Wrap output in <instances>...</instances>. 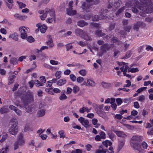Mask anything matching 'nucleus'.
<instances>
[{
    "mask_svg": "<svg viewBox=\"0 0 153 153\" xmlns=\"http://www.w3.org/2000/svg\"><path fill=\"white\" fill-rule=\"evenodd\" d=\"M140 0L141 3L137 1H132L131 3L133 4L132 10L133 13H139V14L142 17H145L146 14L153 12V6L148 5L146 4V0H145L144 2L142 0Z\"/></svg>",
    "mask_w": 153,
    "mask_h": 153,
    "instance_id": "nucleus-1",
    "label": "nucleus"
},
{
    "mask_svg": "<svg viewBox=\"0 0 153 153\" xmlns=\"http://www.w3.org/2000/svg\"><path fill=\"white\" fill-rule=\"evenodd\" d=\"M143 139L142 137L135 135L133 136L131 140V145L134 149L138 150L139 153L142 152V150L140 149L139 143Z\"/></svg>",
    "mask_w": 153,
    "mask_h": 153,
    "instance_id": "nucleus-2",
    "label": "nucleus"
},
{
    "mask_svg": "<svg viewBox=\"0 0 153 153\" xmlns=\"http://www.w3.org/2000/svg\"><path fill=\"white\" fill-rule=\"evenodd\" d=\"M25 140L24 138L23 134L20 133L17 136L16 141L13 144L14 149L16 150L19 148V146H22L25 145Z\"/></svg>",
    "mask_w": 153,
    "mask_h": 153,
    "instance_id": "nucleus-3",
    "label": "nucleus"
},
{
    "mask_svg": "<svg viewBox=\"0 0 153 153\" xmlns=\"http://www.w3.org/2000/svg\"><path fill=\"white\" fill-rule=\"evenodd\" d=\"M9 123L11 126L9 129V133L12 135H16L18 131L16 120L15 118H12L10 120Z\"/></svg>",
    "mask_w": 153,
    "mask_h": 153,
    "instance_id": "nucleus-4",
    "label": "nucleus"
},
{
    "mask_svg": "<svg viewBox=\"0 0 153 153\" xmlns=\"http://www.w3.org/2000/svg\"><path fill=\"white\" fill-rule=\"evenodd\" d=\"M108 12L106 9L105 10L102 9L100 12L99 16L97 15H94L92 17V20L93 21H97L100 19H106L108 17L105 15L106 13Z\"/></svg>",
    "mask_w": 153,
    "mask_h": 153,
    "instance_id": "nucleus-5",
    "label": "nucleus"
},
{
    "mask_svg": "<svg viewBox=\"0 0 153 153\" xmlns=\"http://www.w3.org/2000/svg\"><path fill=\"white\" fill-rule=\"evenodd\" d=\"M121 4V2L120 0H110L108 1L107 7L108 8L112 7L115 10V8L119 7Z\"/></svg>",
    "mask_w": 153,
    "mask_h": 153,
    "instance_id": "nucleus-6",
    "label": "nucleus"
},
{
    "mask_svg": "<svg viewBox=\"0 0 153 153\" xmlns=\"http://www.w3.org/2000/svg\"><path fill=\"white\" fill-rule=\"evenodd\" d=\"M46 113V109L43 106H39L37 111L36 116L37 118L42 117L45 116Z\"/></svg>",
    "mask_w": 153,
    "mask_h": 153,
    "instance_id": "nucleus-7",
    "label": "nucleus"
},
{
    "mask_svg": "<svg viewBox=\"0 0 153 153\" xmlns=\"http://www.w3.org/2000/svg\"><path fill=\"white\" fill-rule=\"evenodd\" d=\"M111 48V46L107 44H105L100 47V51L98 54L99 56H102L103 53H105L108 51Z\"/></svg>",
    "mask_w": 153,
    "mask_h": 153,
    "instance_id": "nucleus-8",
    "label": "nucleus"
},
{
    "mask_svg": "<svg viewBox=\"0 0 153 153\" xmlns=\"http://www.w3.org/2000/svg\"><path fill=\"white\" fill-rule=\"evenodd\" d=\"M93 1L94 0H86L87 2H84L82 4V8L83 11H86V12L89 11L88 9L92 5L91 3H92Z\"/></svg>",
    "mask_w": 153,
    "mask_h": 153,
    "instance_id": "nucleus-9",
    "label": "nucleus"
},
{
    "mask_svg": "<svg viewBox=\"0 0 153 153\" xmlns=\"http://www.w3.org/2000/svg\"><path fill=\"white\" fill-rule=\"evenodd\" d=\"M19 30L21 33V37L22 39H25L27 36V33L29 32V28L26 27H22L19 28Z\"/></svg>",
    "mask_w": 153,
    "mask_h": 153,
    "instance_id": "nucleus-10",
    "label": "nucleus"
},
{
    "mask_svg": "<svg viewBox=\"0 0 153 153\" xmlns=\"http://www.w3.org/2000/svg\"><path fill=\"white\" fill-rule=\"evenodd\" d=\"M36 26L42 33H45L47 29V27L46 25L45 24L42 25L41 23H39L36 24Z\"/></svg>",
    "mask_w": 153,
    "mask_h": 153,
    "instance_id": "nucleus-11",
    "label": "nucleus"
},
{
    "mask_svg": "<svg viewBox=\"0 0 153 153\" xmlns=\"http://www.w3.org/2000/svg\"><path fill=\"white\" fill-rule=\"evenodd\" d=\"M26 97V102H30L33 101V94L32 92L28 91L27 92Z\"/></svg>",
    "mask_w": 153,
    "mask_h": 153,
    "instance_id": "nucleus-12",
    "label": "nucleus"
},
{
    "mask_svg": "<svg viewBox=\"0 0 153 153\" xmlns=\"http://www.w3.org/2000/svg\"><path fill=\"white\" fill-rule=\"evenodd\" d=\"M78 121L85 128L89 126V122L88 120L85 119L82 117H80L78 119Z\"/></svg>",
    "mask_w": 153,
    "mask_h": 153,
    "instance_id": "nucleus-13",
    "label": "nucleus"
},
{
    "mask_svg": "<svg viewBox=\"0 0 153 153\" xmlns=\"http://www.w3.org/2000/svg\"><path fill=\"white\" fill-rule=\"evenodd\" d=\"M48 11V10H39L38 13L39 14H43L42 15L40 16V18L41 20H45V18H46L47 16V15Z\"/></svg>",
    "mask_w": 153,
    "mask_h": 153,
    "instance_id": "nucleus-14",
    "label": "nucleus"
},
{
    "mask_svg": "<svg viewBox=\"0 0 153 153\" xmlns=\"http://www.w3.org/2000/svg\"><path fill=\"white\" fill-rule=\"evenodd\" d=\"M119 64L120 65H123V66L120 68V69L121 71L123 72V74L126 73L127 70H128L129 68L127 64L124 62H120Z\"/></svg>",
    "mask_w": 153,
    "mask_h": 153,
    "instance_id": "nucleus-15",
    "label": "nucleus"
},
{
    "mask_svg": "<svg viewBox=\"0 0 153 153\" xmlns=\"http://www.w3.org/2000/svg\"><path fill=\"white\" fill-rule=\"evenodd\" d=\"M84 84L87 86L94 87L95 85L94 82L91 79H86V81H85Z\"/></svg>",
    "mask_w": 153,
    "mask_h": 153,
    "instance_id": "nucleus-16",
    "label": "nucleus"
},
{
    "mask_svg": "<svg viewBox=\"0 0 153 153\" xmlns=\"http://www.w3.org/2000/svg\"><path fill=\"white\" fill-rule=\"evenodd\" d=\"M115 101V99L114 98H107L105 99L104 103L105 104L110 103L111 105H117L116 104L114 105V103Z\"/></svg>",
    "mask_w": 153,
    "mask_h": 153,
    "instance_id": "nucleus-17",
    "label": "nucleus"
},
{
    "mask_svg": "<svg viewBox=\"0 0 153 153\" xmlns=\"http://www.w3.org/2000/svg\"><path fill=\"white\" fill-rule=\"evenodd\" d=\"M75 32L76 34L82 38L85 31L80 29L77 28L75 29Z\"/></svg>",
    "mask_w": 153,
    "mask_h": 153,
    "instance_id": "nucleus-18",
    "label": "nucleus"
},
{
    "mask_svg": "<svg viewBox=\"0 0 153 153\" xmlns=\"http://www.w3.org/2000/svg\"><path fill=\"white\" fill-rule=\"evenodd\" d=\"M65 90H63L61 91L60 95L59 97V99L60 100H63L67 99V97L65 95Z\"/></svg>",
    "mask_w": 153,
    "mask_h": 153,
    "instance_id": "nucleus-19",
    "label": "nucleus"
},
{
    "mask_svg": "<svg viewBox=\"0 0 153 153\" xmlns=\"http://www.w3.org/2000/svg\"><path fill=\"white\" fill-rule=\"evenodd\" d=\"M125 140H119L118 142L117 150L120 151L123 147L125 143Z\"/></svg>",
    "mask_w": 153,
    "mask_h": 153,
    "instance_id": "nucleus-20",
    "label": "nucleus"
},
{
    "mask_svg": "<svg viewBox=\"0 0 153 153\" xmlns=\"http://www.w3.org/2000/svg\"><path fill=\"white\" fill-rule=\"evenodd\" d=\"M143 23L142 22H138L135 23L133 26V29L134 30L137 31L139 28L141 26H143Z\"/></svg>",
    "mask_w": 153,
    "mask_h": 153,
    "instance_id": "nucleus-21",
    "label": "nucleus"
},
{
    "mask_svg": "<svg viewBox=\"0 0 153 153\" xmlns=\"http://www.w3.org/2000/svg\"><path fill=\"white\" fill-rule=\"evenodd\" d=\"M82 38L87 41H91L92 40L91 37L89 36V34L87 33L85 31V34H84Z\"/></svg>",
    "mask_w": 153,
    "mask_h": 153,
    "instance_id": "nucleus-22",
    "label": "nucleus"
},
{
    "mask_svg": "<svg viewBox=\"0 0 153 153\" xmlns=\"http://www.w3.org/2000/svg\"><path fill=\"white\" fill-rule=\"evenodd\" d=\"M66 11L67 14L70 16H74L76 13V10H73L72 8H67Z\"/></svg>",
    "mask_w": 153,
    "mask_h": 153,
    "instance_id": "nucleus-23",
    "label": "nucleus"
},
{
    "mask_svg": "<svg viewBox=\"0 0 153 153\" xmlns=\"http://www.w3.org/2000/svg\"><path fill=\"white\" fill-rule=\"evenodd\" d=\"M9 108L14 111L16 114L19 115L21 114V111L14 106H9Z\"/></svg>",
    "mask_w": 153,
    "mask_h": 153,
    "instance_id": "nucleus-24",
    "label": "nucleus"
},
{
    "mask_svg": "<svg viewBox=\"0 0 153 153\" xmlns=\"http://www.w3.org/2000/svg\"><path fill=\"white\" fill-rule=\"evenodd\" d=\"M48 38V41L46 42L48 45H49L50 48H52L53 46V41L51 36L50 35H48L47 36Z\"/></svg>",
    "mask_w": 153,
    "mask_h": 153,
    "instance_id": "nucleus-25",
    "label": "nucleus"
},
{
    "mask_svg": "<svg viewBox=\"0 0 153 153\" xmlns=\"http://www.w3.org/2000/svg\"><path fill=\"white\" fill-rule=\"evenodd\" d=\"M114 131L118 137H125L126 136V134L123 131L115 130Z\"/></svg>",
    "mask_w": 153,
    "mask_h": 153,
    "instance_id": "nucleus-26",
    "label": "nucleus"
},
{
    "mask_svg": "<svg viewBox=\"0 0 153 153\" xmlns=\"http://www.w3.org/2000/svg\"><path fill=\"white\" fill-rule=\"evenodd\" d=\"M91 109V108H88L86 107H83L80 108L79 112L81 113H82L86 111L87 112H88Z\"/></svg>",
    "mask_w": 153,
    "mask_h": 153,
    "instance_id": "nucleus-27",
    "label": "nucleus"
},
{
    "mask_svg": "<svg viewBox=\"0 0 153 153\" xmlns=\"http://www.w3.org/2000/svg\"><path fill=\"white\" fill-rule=\"evenodd\" d=\"M87 23L83 20H81L78 21L77 22V25L80 27H83L87 25Z\"/></svg>",
    "mask_w": 153,
    "mask_h": 153,
    "instance_id": "nucleus-28",
    "label": "nucleus"
},
{
    "mask_svg": "<svg viewBox=\"0 0 153 153\" xmlns=\"http://www.w3.org/2000/svg\"><path fill=\"white\" fill-rule=\"evenodd\" d=\"M45 10H48L49 11L48 12V13H49L50 16L53 18V20L55 21V17L54 11L51 10L50 9H46Z\"/></svg>",
    "mask_w": 153,
    "mask_h": 153,
    "instance_id": "nucleus-29",
    "label": "nucleus"
},
{
    "mask_svg": "<svg viewBox=\"0 0 153 153\" xmlns=\"http://www.w3.org/2000/svg\"><path fill=\"white\" fill-rule=\"evenodd\" d=\"M66 82L65 79H59L57 82V84L58 85L61 86L65 84Z\"/></svg>",
    "mask_w": 153,
    "mask_h": 153,
    "instance_id": "nucleus-30",
    "label": "nucleus"
},
{
    "mask_svg": "<svg viewBox=\"0 0 153 153\" xmlns=\"http://www.w3.org/2000/svg\"><path fill=\"white\" fill-rule=\"evenodd\" d=\"M26 111L29 113H30L32 111L33 108L31 106H24Z\"/></svg>",
    "mask_w": 153,
    "mask_h": 153,
    "instance_id": "nucleus-31",
    "label": "nucleus"
},
{
    "mask_svg": "<svg viewBox=\"0 0 153 153\" xmlns=\"http://www.w3.org/2000/svg\"><path fill=\"white\" fill-rule=\"evenodd\" d=\"M107 150L102 149V146H100L99 149L96 151V153H105L106 152Z\"/></svg>",
    "mask_w": 153,
    "mask_h": 153,
    "instance_id": "nucleus-32",
    "label": "nucleus"
},
{
    "mask_svg": "<svg viewBox=\"0 0 153 153\" xmlns=\"http://www.w3.org/2000/svg\"><path fill=\"white\" fill-rule=\"evenodd\" d=\"M102 144L106 147H107L108 146H110L111 145L112 143L111 141L107 140L103 142Z\"/></svg>",
    "mask_w": 153,
    "mask_h": 153,
    "instance_id": "nucleus-33",
    "label": "nucleus"
},
{
    "mask_svg": "<svg viewBox=\"0 0 153 153\" xmlns=\"http://www.w3.org/2000/svg\"><path fill=\"white\" fill-rule=\"evenodd\" d=\"M16 77L14 75L10 76L9 78L8 84H12L14 82V79Z\"/></svg>",
    "mask_w": 153,
    "mask_h": 153,
    "instance_id": "nucleus-34",
    "label": "nucleus"
},
{
    "mask_svg": "<svg viewBox=\"0 0 153 153\" xmlns=\"http://www.w3.org/2000/svg\"><path fill=\"white\" fill-rule=\"evenodd\" d=\"M79 87L77 85H75L74 86L73 88L72 91L73 92L74 94H76L77 92H79Z\"/></svg>",
    "mask_w": 153,
    "mask_h": 153,
    "instance_id": "nucleus-35",
    "label": "nucleus"
},
{
    "mask_svg": "<svg viewBox=\"0 0 153 153\" xmlns=\"http://www.w3.org/2000/svg\"><path fill=\"white\" fill-rule=\"evenodd\" d=\"M11 64L13 65H16L18 63V60L15 58H11L10 60Z\"/></svg>",
    "mask_w": 153,
    "mask_h": 153,
    "instance_id": "nucleus-36",
    "label": "nucleus"
},
{
    "mask_svg": "<svg viewBox=\"0 0 153 153\" xmlns=\"http://www.w3.org/2000/svg\"><path fill=\"white\" fill-rule=\"evenodd\" d=\"M127 5L126 4L125 6L119 9L117 11L116 13V15H119L120 13L122 12H123L124 10L125 9V8L127 7Z\"/></svg>",
    "mask_w": 153,
    "mask_h": 153,
    "instance_id": "nucleus-37",
    "label": "nucleus"
},
{
    "mask_svg": "<svg viewBox=\"0 0 153 153\" xmlns=\"http://www.w3.org/2000/svg\"><path fill=\"white\" fill-rule=\"evenodd\" d=\"M139 71L137 68H129L128 70V72H131V73H135L138 72Z\"/></svg>",
    "mask_w": 153,
    "mask_h": 153,
    "instance_id": "nucleus-38",
    "label": "nucleus"
},
{
    "mask_svg": "<svg viewBox=\"0 0 153 153\" xmlns=\"http://www.w3.org/2000/svg\"><path fill=\"white\" fill-rule=\"evenodd\" d=\"M132 53L131 51H127L126 54L123 58L127 59L129 58L131 56Z\"/></svg>",
    "mask_w": 153,
    "mask_h": 153,
    "instance_id": "nucleus-39",
    "label": "nucleus"
},
{
    "mask_svg": "<svg viewBox=\"0 0 153 153\" xmlns=\"http://www.w3.org/2000/svg\"><path fill=\"white\" fill-rule=\"evenodd\" d=\"M95 34L99 36H102L105 35V33H102L101 30H97L95 33Z\"/></svg>",
    "mask_w": 153,
    "mask_h": 153,
    "instance_id": "nucleus-40",
    "label": "nucleus"
},
{
    "mask_svg": "<svg viewBox=\"0 0 153 153\" xmlns=\"http://www.w3.org/2000/svg\"><path fill=\"white\" fill-rule=\"evenodd\" d=\"M30 125L29 124L27 123L25 124L24 128V131L25 132L29 131L30 130Z\"/></svg>",
    "mask_w": 153,
    "mask_h": 153,
    "instance_id": "nucleus-41",
    "label": "nucleus"
},
{
    "mask_svg": "<svg viewBox=\"0 0 153 153\" xmlns=\"http://www.w3.org/2000/svg\"><path fill=\"white\" fill-rule=\"evenodd\" d=\"M58 134L60 135V138H63L65 137V136L64 134V132L63 130H60L58 132Z\"/></svg>",
    "mask_w": 153,
    "mask_h": 153,
    "instance_id": "nucleus-42",
    "label": "nucleus"
},
{
    "mask_svg": "<svg viewBox=\"0 0 153 153\" xmlns=\"http://www.w3.org/2000/svg\"><path fill=\"white\" fill-rule=\"evenodd\" d=\"M14 17L17 19H22L23 18V17L26 18V16H22L21 15H19L18 14H16L14 15Z\"/></svg>",
    "mask_w": 153,
    "mask_h": 153,
    "instance_id": "nucleus-43",
    "label": "nucleus"
},
{
    "mask_svg": "<svg viewBox=\"0 0 153 153\" xmlns=\"http://www.w3.org/2000/svg\"><path fill=\"white\" fill-rule=\"evenodd\" d=\"M115 101H116L118 105H121L123 102V100L120 98H118L115 99Z\"/></svg>",
    "mask_w": 153,
    "mask_h": 153,
    "instance_id": "nucleus-44",
    "label": "nucleus"
},
{
    "mask_svg": "<svg viewBox=\"0 0 153 153\" xmlns=\"http://www.w3.org/2000/svg\"><path fill=\"white\" fill-rule=\"evenodd\" d=\"M102 86L104 88H107L110 87L111 84L110 83H108L106 82H102Z\"/></svg>",
    "mask_w": 153,
    "mask_h": 153,
    "instance_id": "nucleus-45",
    "label": "nucleus"
},
{
    "mask_svg": "<svg viewBox=\"0 0 153 153\" xmlns=\"http://www.w3.org/2000/svg\"><path fill=\"white\" fill-rule=\"evenodd\" d=\"M76 79V81L78 83H81L84 80V78L82 76L78 77Z\"/></svg>",
    "mask_w": 153,
    "mask_h": 153,
    "instance_id": "nucleus-46",
    "label": "nucleus"
},
{
    "mask_svg": "<svg viewBox=\"0 0 153 153\" xmlns=\"http://www.w3.org/2000/svg\"><path fill=\"white\" fill-rule=\"evenodd\" d=\"M79 73L82 76H84L86 74V71L84 69H82L79 71Z\"/></svg>",
    "mask_w": 153,
    "mask_h": 153,
    "instance_id": "nucleus-47",
    "label": "nucleus"
},
{
    "mask_svg": "<svg viewBox=\"0 0 153 153\" xmlns=\"http://www.w3.org/2000/svg\"><path fill=\"white\" fill-rule=\"evenodd\" d=\"M33 82H34V83L35 84L37 87L43 85V84L42 83H40L39 81L37 80H35Z\"/></svg>",
    "mask_w": 153,
    "mask_h": 153,
    "instance_id": "nucleus-48",
    "label": "nucleus"
},
{
    "mask_svg": "<svg viewBox=\"0 0 153 153\" xmlns=\"http://www.w3.org/2000/svg\"><path fill=\"white\" fill-rule=\"evenodd\" d=\"M90 25L91 28H94V27L99 28L100 27V25L97 23H91Z\"/></svg>",
    "mask_w": 153,
    "mask_h": 153,
    "instance_id": "nucleus-49",
    "label": "nucleus"
},
{
    "mask_svg": "<svg viewBox=\"0 0 153 153\" xmlns=\"http://www.w3.org/2000/svg\"><path fill=\"white\" fill-rule=\"evenodd\" d=\"M27 40L29 42H32L34 41V39L31 36H29L27 37Z\"/></svg>",
    "mask_w": 153,
    "mask_h": 153,
    "instance_id": "nucleus-50",
    "label": "nucleus"
},
{
    "mask_svg": "<svg viewBox=\"0 0 153 153\" xmlns=\"http://www.w3.org/2000/svg\"><path fill=\"white\" fill-rule=\"evenodd\" d=\"M35 141L33 139L30 140L28 143V145L30 146H35Z\"/></svg>",
    "mask_w": 153,
    "mask_h": 153,
    "instance_id": "nucleus-51",
    "label": "nucleus"
},
{
    "mask_svg": "<svg viewBox=\"0 0 153 153\" xmlns=\"http://www.w3.org/2000/svg\"><path fill=\"white\" fill-rule=\"evenodd\" d=\"M0 111L1 114H4L7 113V109L5 107L1 108L0 110Z\"/></svg>",
    "mask_w": 153,
    "mask_h": 153,
    "instance_id": "nucleus-52",
    "label": "nucleus"
},
{
    "mask_svg": "<svg viewBox=\"0 0 153 153\" xmlns=\"http://www.w3.org/2000/svg\"><path fill=\"white\" fill-rule=\"evenodd\" d=\"M55 75L57 79H59L61 77V72L57 71L55 73Z\"/></svg>",
    "mask_w": 153,
    "mask_h": 153,
    "instance_id": "nucleus-53",
    "label": "nucleus"
},
{
    "mask_svg": "<svg viewBox=\"0 0 153 153\" xmlns=\"http://www.w3.org/2000/svg\"><path fill=\"white\" fill-rule=\"evenodd\" d=\"M8 149L7 146L3 148L0 150V153H7V151Z\"/></svg>",
    "mask_w": 153,
    "mask_h": 153,
    "instance_id": "nucleus-54",
    "label": "nucleus"
},
{
    "mask_svg": "<svg viewBox=\"0 0 153 153\" xmlns=\"http://www.w3.org/2000/svg\"><path fill=\"white\" fill-rule=\"evenodd\" d=\"M17 3L18 4L19 8L21 9L25 7L26 5L25 4L18 1H17Z\"/></svg>",
    "mask_w": 153,
    "mask_h": 153,
    "instance_id": "nucleus-55",
    "label": "nucleus"
},
{
    "mask_svg": "<svg viewBox=\"0 0 153 153\" xmlns=\"http://www.w3.org/2000/svg\"><path fill=\"white\" fill-rule=\"evenodd\" d=\"M110 138L112 140H113L115 137V135L111 132H109L108 134Z\"/></svg>",
    "mask_w": 153,
    "mask_h": 153,
    "instance_id": "nucleus-56",
    "label": "nucleus"
},
{
    "mask_svg": "<svg viewBox=\"0 0 153 153\" xmlns=\"http://www.w3.org/2000/svg\"><path fill=\"white\" fill-rule=\"evenodd\" d=\"M131 28V26H126L124 27V30L125 31L128 32H129Z\"/></svg>",
    "mask_w": 153,
    "mask_h": 153,
    "instance_id": "nucleus-57",
    "label": "nucleus"
},
{
    "mask_svg": "<svg viewBox=\"0 0 153 153\" xmlns=\"http://www.w3.org/2000/svg\"><path fill=\"white\" fill-rule=\"evenodd\" d=\"M115 25L114 23L111 24L108 28V30L111 31L112 30L114 29L115 28Z\"/></svg>",
    "mask_w": 153,
    "mask_h": 153,
    "instance_id": "nucleus-58",
    "label": "nucleus"
},
{
    "mask_svg": "<svg viewBox=\"0 0 153 153\" xmlns=\"http://www.w3.org/2000/svg\"><path fill=\"white\" fill-rule=\"evenodd\" d=\"M146 88H147L146 87H142L138 89L137 90L136 92L139 94L140 93L142 92V91H143L146 90Z\"/></svg>",
    "mask_w": 153,
    "mask_h": 153,
    "instance_id": "nucleus-59",
    "label": "nucleus"
},
{
    "mask_svg": "<svg viewBox=\"0 0 153 153\" xmlns=\"http://www.w3.org/2000/svg\"><path fill=\"white\" fill-rule=\"evenodd\" d=\"M7 137V134L6 133H5L3 135V136L2 137L1 139L0 140V141L1 142H3L5 140H6V139Z\"/></svg>",
    "mask_w": 153,
    "mask_h": 153,
    "instance_id": "nucleus-60",
    "label": "nucleus"
},
{
    "mask_svg": "<svg viewBox=\"0 0 153 153\" xmlns=\"http://www.w3.org/2000/svg\"><path fill=\"white\" fill-rule=\"evenodd\" d=\"M99 134L102 139H104L105 138V134L104 132L101 131L100 133Z\"/></svg>",
    "mask_w": 153,
    "mask_h": 153,
    "instance_id": "nucleus-61",
    "label": "nucleus"
},
{
    "mask_svg": "<svg viewBox=\"0 0 153 153\" xmlns=\"http://www.w3.org/2000/svg\"><path fill=\"white\" fill-rule=\"evenodd\" d=\"M50 62L51 65H57L59 63V62L58 61L53 60H50Z\"/></svg>",
    "mask_w": 153,
    "mask_h": 153,
    "instance_id": "nucleus-62",
    "label": "nucleus"
},
{
    "mask_svg": "<svg viewBox=\"0 0 153 153\" xmlns=\"http://www.w3.org/2000/svg\"><path fill=\"white\" fill-rule=\"evenodd\" d=\"M66 50L69 51L70 49H71L73 48V46L71 44H68L65 45Z\"/></svg>",
    "mask_w": 153,
    "mask_h": 153,
    "instance_id": "nucleus-63",
    "label": "nucleus"
},
{
    "mask_svg": "<svg viewBox=\"0 0 153 153\" xmlns=\"http://www.w3.org/2000/svg\"><path fill=\"white\" fill-rule=\"evenodd\" d=\"M147 134L149 135H153V126L152 129H149L147 132Z\"/></svg>",
    "mask_w": 153,
    "mask_h": 153,
    "instance_id": "nucleus-64",
    "label": "nucleus"
}]
</instances>
